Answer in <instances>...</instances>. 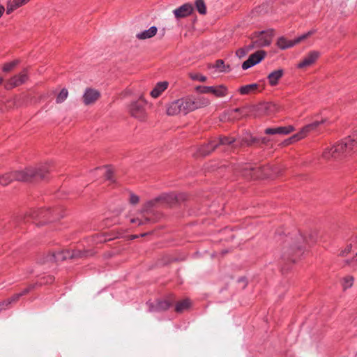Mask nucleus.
Instances as JSON below:
<instances>
[{
  "instance_id": "obj_1",
  "label": "nucleus",
  "mask_w": 357,
  "mask_h": 357,
  "mask_svg": "<svg viewBox=\"0 0 357 357\" xmlns=\"http://www.w3.org/2000/svg\"><path fill=\"white\" fill-rule=\"evenodd\" d=\"M47 171L41 168L28 167L22 171H16L0 176V184L6 185L13 181H28L35 177L44 178Z\"/></svg>"
},
{
  "instance_id": "obj_2",
  "label": "nucleus",
  "mask_w": 357,
  "mask_h": 357,
  "mask_svg": "<svg viewBox=\"0 0 357 357\" xmlns=\"http://www.w3.org/2000/svg\"><path fill=\"white\" fill-rule=\"evenodd\" d=\"M236 169L246 179H257L270 175L266 172L267 168L257 167L249 163L240 164Z\"/></svg>"
},
{
  "instance_id": "obj_3",
  "label": "nucleus",
  "mask_w": 357,
  "mask_h": 357,
  "mask_svg": "<svg viewBox=\"0 0 357 357\" xmlns=\"http://www.w3.org/2000/svg\"><path fill=\"white\" fill-rule=\"evenodd\" d=\"M188 113L186 97L172 101L166 105V114L168 116L186 115Z\"/></svg>"
},
{
  "instance_id": "obj_4",
  "label": "nucleus",
  "mask_w": 357,
  "mask_h": 357,
  "mask_svg": "<svg viewBox=\"0 0 357 357\" xmlns=\"http://www.w3.org/2000/svg\"><path fill=\"white\" fill-rule=\"evenodd\" d=\"M128 112L132 117L139 121H145L147 119L144 104L139 100L132 102L128 105Z\"/></svg>"
},
{
  "instance_id": "obj_5",
  "label": "nucleus",
  "mask_w": 357,
  "mask_h": 357,
  "mask_svg": "<svg viewBox=\"0 0 357 357\" xmlns=\"http://www.w3.org/2000/svg\"><path fill=\"white\" fill-rule=\"evenodd\" d=\"M273 36V30L270 31H261L260 33H255L252 37V39L253 40L252 45H254L255 47L268 46L271 43Z\"/></svg>"
},
{
  "instance_id": "obj_6",
  "label": "nucleus",
  "mask_w": 357,
  "mask_h": 357,
  "mask_svg": "<svg viewBox=\"0 0 357 357\" xmlns=\"http://www.w3.org/2000/svg\"><path fill=\"white\" fill-rule=\"evenodd\" d=\"M186 100L189 112L207 107L211 103L210 100L204 96H187Z\"/></svg>"
},
{
  "instance_id": "obj_7",
  "label": "nucleus",
  "mask_w": 357,
  "mask_h": 357,
  "mask_svg": "<svg viewBox=\"0 0 357 357\" xmlns=\"http://www.w3.org/2000/svg\"><path fill=\"white\" fill-rule=\"evenodd\" d=\"M27 79L28 72L26 69H24L19 74H17L8 79L5 84L4 87L6 89L10 90L23 84L26 82Z\"/></svg>"
},
{
  "instance_id": "obj_8",
  "label": "nucleus",
  "mask_w": 357,
  "mask_h": 357,
  "mask_svg": "<svg viewBox=\"0 0 357 357\" xmlns=\"http://www.w3.org/2000/svg\"><path fill=\"white\" fill-rule=\"evenodd\" d=\"M320 56L319 51L312 50L310 51L297 64V68L299 69H307L314 66Z\"/></svg>"
},
{
  "instance_id": "obj_9",
  "label": "nucleus",
  "mask_w": 357,
  "mask_h": 357,
  "mask_svg": "<svg viewBox=\"0 0 357 357\" xmlns=\"http://www.w3.org/2000/svg\"><path fill=\"white\" fill-rule=\"evenodd\" d=\"M326 121V119L321 121H316L312 123L305 126L301 129V130L291 137V139L294 141H298L305 138L310 132L316 130L320 125L324 123Z\"/></svg>"
},
{
  "instance_id": "obj_10",
  "label": "nucleus",
  "mask_w": 357,
  "mask_h": 357,
  "mask_svg": "<svg viewBox=\"0 0 357 357\" xmlns=\"http://www.w3.org/2000/svg\"><path fill=\"white\" fill-rule=\"evenodd\" d=\"M266 56V52L264 50H258L255 53L250 55L248 59L245 61L242 64V68L247 70L255 65L261 62Z\"/></svg>"
},
{
  "instance_id": "obj_11",
  "label": "nucleus",
  "mask_w": 357,
  "mask_h": 357,
  "mask_svg": "<svg viewBox=\"0 0 357 357\" xmlns=\"http://www.w3.org/2000/svg\"><path fill=\"white\" fill-rule=\"evenodd\" d=\"M234 142V138L225 137L219 139V142L213 141L208 144L201 147L199 151L202 155H206L209 154L211 152L215 150L219 144H230Z\"/></svg>"
},
{
  "instance_id": "obj_12",
  "label": "nucleus",
  "mask_w": 357,
  "mask_h": 357,
  "mask_svg": "<svg viewBox=\"0 0 357 357\" xmlns=\"http://www.w3.org/2000/svg\"><path fill=\"white\" fill-rule=\"evenodd\" d=\"M36 217L40 219L42 222H45L46 221L56 220L60 218L61 215L57 212V210L47 208L40 210Z\"/></svg>"
},
{
  "instance_id": "obj_13",
  "label": "nucleus",
  "mask_w": 357,
  "mask_h": 357,
  "mask_svg": "<svg viewBox=\"0 0 357 357\" xmlns=\"http://www.w3.org/2000/svg\"><path fill=\"white\" fill-rule=\"evenodd\" d=\"M100 97V93L98 90L92 88H87L82 96V100L86 105H89L94 104Z\"/></svg>"
},
{
  "instance_id": "obj_14",
  "label": "nucleus",
  "mask_w": 357,
  "mask_h": 357,
  "mask_svg": "<svg viewBox=\"0 0 357 357\" xmlns=\"http://www.w3.org/2000/svg\"><path fill=\"white\" fill-rule=\"evenodd\" d=\"M257 110L261 114L271 115L280 110V107L272 102L260 104L257 106Z\"/></svg>"
},
{
  "instance_id": "obj_15",
  "label": "nucleus",
  "mask_w": 357,
  "mask_h": 357,
  "mask_svg": "<svg viewBox=\"0 0 357 357\" xmlns=\"http://www.w3.org/2000/svg\"><path fill=\"white\" fill-rule=\"evenodd\" d=\"M193 10L192 6L190 3H185L178 8L174 10L173 13L177 19L183 18L189 16Z\"/></svg>"
},
{
  "instance_id": "obj_16",
  "label": "nucleus",
  "mask_w": 357,
  "mask_h": 357,
  "mask_svg": "<svg viewBox=\"0 0 357 357\" xmlns=\"http://www.w3.org/2000/svg\"><path fill=\"white\" fill-rule=\"evenodd\" d=\"M294 130V127L292 126L278 128H268L265 130V133L267 135H288L293 132Z\"/></svg>"
},
{
  "instance_id": "obj_17",
  "label": "nucleus",
  "mask_w": 357,
  "mask_h": 357,
  "mask_svg": "<svg viewBox=\"0 0 357 357\" xmlns=\"http://www.w3.org/2000/svg\"><path fill=\"white\" fill-rule=\"evenodd\" d=\"M31 0H9L6 3V14L10 15L14 10L28 3Z\"/></svg>"
},
{
  "instance_id": "obj_18",
  "label": "nucleus",
  "mask_w": 357,
  "mask_h": 357,
  "mask_svg": "<svg viewBox=\"0 0 357 357\" xmlns=\"http://www.w3.org/2000/svg\"><path fill=\"white\" fill-rule=\"evenodd\" d=\"M158 28L155 26L150 27L147 30H144L136 34V38L139 40H144L150 39L157 34Z\"/></svg>"
},
{
  "instance_id": "obj_19",
  "label": "nucleus",
  "mask_w": 357,
  "mask_h": 357,
  "mask_svg": "<svg viewBox=\"0 0 357 357\" xmlns=\"http://www.w3.org/2000/svg\"><path fill=\"white\" fill-rule=\"evenodd\" d=\"M168 85L169 83L166 81L157 83L151 91L150 95L154 98L159 97L167 89Z\"/></svg>"
},
{
  "instance_id": "obj_20",
  "label": "nucleus",
  "mask_w": 357,
  "mask_h": 357,
  "mask_svg": "<svg viewBox=\"0 0 357 357\" xmlns=\"http://www.w3.org/2000/svg\"><path fill=\"white\" fill-rule=\"evenodd\" d=\"M284 75V71L282 69L276 70L271 73L267 79L271 86H275L278 84L279 80Z\"/></svg>"
},
{
  "instance_id": "obj_21",
  "label": "nucleus",
  "mask_w": 357,
  "mask_h": 357,
  "mask_svg": "<svg viewBox=\"0 0 357 357\" xmlns=\"http://www.w3.org/2000/svg\"><path fill=\"white\" fill-rule=\"evenodd\" d=\"M211 93L217 98H222L227 95V87L223 84L215 86L212 88Z\"/></svg>"
},
{
  "instance_id": "obj_22",
  "label": "nucleus",
  "mask_w": 357,
  "mask_h": 357,
  "mask_svg": "<svg viewBox=\"0 0 357 357\" xmlns=\"http://www.w3.org/2000/svg\"><path fill=\"white\" fill-rule=\"evenodd\" d=\"M277 45L281 50L292 47L295 45L294 40H289L284 37H280L277 40Z\"/></svg>"
},
{
  "instance_id": "obj_23",
  "label": "nucleus",
  "mask_w": 357,
  "mask_h": 357,
  "mask_svg": "<svg viewBox=\"0 0 357 357\" xmlns=\"http://www.w3.org/2000/svg\"><path fill=\"white\" fill-rule=\"evenodd\" d=\"M31 289H33V287L29 286V287L24 289L21 293L16 294L13 295L12 297L3 301L2 302V304H5L6 306L7 307L9 304L18 301V299L20 298V296L27 294Z\"/></svg>"
},
{
  "instance_id": "obj_24",
  "label": "nucleus",
  "mask_w": 357,
  "mask_h": 357,
  "mask_svg": "<svg viewBox=\"0 0 357 357\" xmlns=\"http://www.w3.org/2000/svg\"><path fill=\"white\" fill-rule=\"evenodd\" d=\"M183 195H177L176 193H170L164 196V199L168 204L172 205L179 202L180 200L184 199Z\"/></svg>"
},
{
  "instance_id": "obj_25",
  "label": "nucleus",
  "mask_w": 357,
  "mask_h": 357,
  "mask_svg": "<svg viewBox=\"0 0 357 357\" xmlns=\"http://www.w3.org/2000/svg\"><path fill=\"white\" fill-rule=\"evenodd\" d=\"M258 88L257 84H251L239 88L238 91L241 95H248L254 93Z\"/></svg>"
},
{
  "instance_id": "obj_26",
  "label": "nucleus",
  "mask_w": 357,
  "mask_h": 357,
  "mask_svg": "<svg viewBox=\"0 0 357 357\" xmlns=\"http://www.w3.org/2000/svg\"><path fill=\"white\" fill-rule=\"evenodd\" d=\"M190 305L191 302L189 299L183 300L176 304L175 311L178 313L183 312V311L188 310Z\"/></svg>"
},
{
  "instance_id": "obj_27",
  "label": "nucleus",
  "mask_w": 357,
  "mask_h": 357,
  "mask_svg": "<svg viewBox=\"0 0 357 357\" xmlns=\"http://www.w3.org/2000/svg\"><path fill=\"white\" fill-rule=\"evenodd\" d=\"M254 47L255 45L251 44L250 45L239 48L238 50H236V55L240 59L243 58L248 53V52H250Z\"/></svg>"
},
{
  "instance_id": "obj_28",
  "label": "nucleus",
  "mask_w": 357,
  "mask_h": 357,
  "mask_svg": "<svg viewBox=\"0 0 357 357\" xmlns=\"http://www.w3.org/2000/svg\"><path fill=\"white\" fill-rule=\"evenodd\" d=\"M18 63L19 61L17 60L6 63L2 66V71L4 73L11 72L18 65Z\"/></svg>"
},
{
  "instance_id": "obj_29",
  "label": "nucleus",
  "mask_w": 357,
  "mask_h": 357,
  "mask_svg": "<svg viewBox=\"0 0 357 357\" xmlns=\"http://www.w3.org/2000/svg\"><path fill=\"white\" fill-rule=\"evenodd\" d=\"M354 282V278L351 275L344 277L342 280V287L344 290L351 288Z\"/></svg>"
},
{
  "instance_id": "obj_30",
  "label": "nucleus",
  "mask_w": 357,
  "mask_h": 357,
  "mask_svg": "<svg viewBox=\"0 0 357 357\" xmlns=\"http://www.w3.org/2000/svg\"><path fill=\"white\" fill-rule=\"evenodd\" d=\"M315 33H316V30L315 29H312V30H310L309 31H307V33H304V34L297 37L296 38H295L294 40L295 45L298 44V43H300L303 40L307 39V38L310 37L311 36H312Z\"/></svg>"
},
{
  "instance_id": "obj_31",
  "label": "nucleus",
  "mask_w": 357,
  "mask_h": 357,
  "mask_svg": "<svg viewBox=\"0 0 357 357\" xmlns=\"http://www.w3.org/2000/svg\"><path fill=\"white\" fill-rule=\"evenodd\" d=\"M195 6L201 15L206 13V6L204 0H195Z\"/></svg>"
},
{
  "instance_id": "obj_32",
  "label": "nucleus",
  "mask_w": 357,
  "mask_h": 357,
  "mask_svg": "<svg viewBox=\"0 0 357 357\" xmlns=\"http://www.w3.org/2000/svg\"><path fill=\"white\" fill-rule=\"evenodd\" d=\"M214 68L218 70L219 72H227L229 69V67H226L223 60L221 59L216 61Z\"/></svg>"
},
{
  "instance_id": "obj_33",
  "label": "nucleus",
  "mask_w": 357,
  "mask_h": 357,
  "mask_svg": "<svg viewBox=\"0 0 357 357\" xmlns=\"http://www.w3.org/2000/svg\"><path fill=\"white\" fill-rule=\"evenodd\" d=\"M188 75L191 79L195 80V81L205 82L207 79L206 76H204L200 73H189Z\"/></svg>"
},
{
  "instance_id": "obj_34",
  "label": "nucleus",
  "mask_w": 357,
  "mask_h": 357,
  "mask_svg": "<svg viewBox=\"0 0 357 357\" xmlns=\"http://www.w3.org/2000/svg\"><path fill=\"white\" fill-rule=\"evenodd\" d=\"M68 96V90L66 89H61V91H60V93L58 94V96L56 97V103L63 102L67 98Z\"/></svg>"
},
{
  "instance_id": "obj_35",
  "label": "nucleus",
  "mask_w": 357,
  "mask_h": 357,
  "mask_svg": "<svg viewBox=\"0 0 357 357\" xmlns=\"http://www.w3.org/2000/svg\"><path fill=\"white\" fill-rule=\"evenodd\" d=\"M213 86H199L196 88V91L201 93H211Z\"/></svg>"
},
{
  "instance_id": "obj_36",
  "label": "nucleus",
  "mask_w": 357,
  "mask_h": 357,
  "mask_svg": "<svg viewBox=\"0 0 357 357\" xmlns=\"http://www.w3.org/2000/svg\"><path fill=\"white\" fill-rule=\"evenodd\" d=\"M171 306V303L167 301H162L158 303V309L160 310H166Z\"/></svg>"
},
{
  "instance_id": "obj_37",
  "label": "nucleus",
  "mask_w": 357,
  "mask_h": 357,
  "mask_svg": "<svg viewBox=\"0 0 357 357\" xmlns=\"http://www.w3.org/2000/svg\"><path fill=\"white\" fill-rule=\"evenodd\" d=\"M352 249V245L348 244L344 248H342L340 252V255L341 257L347 256L351 252Z\"/></svg>"
},
{
  "instance_id": "obj_38",
  "label": "nucleus",
  "mask_w": 357,
  "mask_h": 357,
  "mask_svg": "<svg viewBox=\"0 0 357 357\" xmlns=\"http://www.w3.org/2000/svg\"><path fill=\"white\" fill-rule=\"evenodd\" d=\"M149 221V218H144V219L132 218L130 220L131 223L137 224L139 226L146 224Z\"/></svg>"
},
{
  "instance_id": "obj_39",
  "label": "nucleus",
  "mask_w": 357,
  "mask_h": 357,
  "mask_svg": "<svg viewBox=\"0 0 357 357\" xmlns=\"http://www.w3.org/2000/svg\"><path fill=\"white\" fill-rule=\"evenodd\" d=\"M16 102H17V98L16 97H14L13 98L10 99V100H8L7 102H6V107L7 108L8 110H10V109H12L13 108L15 107V105H16Z\"/></svg>"
},
{
  "instance_id": "obj_40",
  "label": "nucleus",
  "mask_w": 357,
  "mask_h": 357,
  "mask_svg": "<svg viewBox=\"0 0 357 357\" xmlns=\"http://www.w3.org/2000/svg\"><path fill=\"white\" fill-rule=\"evenodd\" d=\"M139 198L137 195H135V194H130V202L132 204H136L139 202Z\"/></svg>"
},
{
  "instance_id": "obj_41",
  "label": "nucleus",
  "mask_w": 357,
  "mask_h": 357,
  "mask_svg": "<svg viewBox=\"0 0 357 357\" xmlns=\"http://www.w3.org/2000/svg\"><path fill=\"white\" fill-rule=\"evenodd\" d=\"M346 263L348 264V265H351L354 263H357V253L355 255V256L351 259H347L346 261Z\"/></svg>"
},
{
  "instance_id": "obj_42",
  "label": "nucleus",
  "mask_w": 357,
  "mask_h": 357,
  "mask_svg": "<svg viewBox=\"0 0 357 357\" xmlns=\"http://www.w3.org/2000/svg\"><path fill=\"white\" fill-rule=\"evenodd\" d=\"M53 278L51 277V276H48L47 278H46V280L45 282H40V284H47V283H52V281H53Z\"/></svg>"
},
{
  "instance_id": "obj_43",
  "label": "nucleus",
  "mask_w": 357,
  "mask_h": 357,
  "mask_svg": "<svg viewBox=\"0 0 357 357\" xmlns=\"http://www.w3.org/2000/svg\"><path fill=\"white\" fill-rule=\"evenodd\" d=\"M6 307V305H5V304H2V302H1V303H0V311H1V310H3V309H5V307Z\"/></svg>"
},
{
  "instance_id": "obj_44",
  "label": "nucleus",
  "mask_w": 357,
  "mask_h": 357,
  "mask_svg": "<svg viewBox=\"0 0 357 357\" xmlns=\"http://www.w3.org/2000/svg\"><path fill=\"white\" fill-rule=\"evenodd\" d=\"M3 78L0 76V85L3 84Z\"/></svg>"
},
{
  "instance_id": "obj_45",
  "label": "nucleus",
  "mask_w": 357,
  "mask_h": 357,
  "mask_svg": "<svg viewBox=\"0 0 357 357\" xmlns=\"http://www.w3.org/2000/svg\"><path fill=\"white\" fill-rule=\"evenodd\" d=\"M136 238H137V235H133V236H132V239Z\"/></svg>"
},
{
  "instance_id": "obj_46",
  "label": "nucleus",
  "mask_w": 357,
  "mask_h": 357,
  "mask_svg": "<svg viewBox=\"0 0 357 357\" xmlns=\"http://www.w3.org/2000/svg\"><path fill=\"white\" fill-rule=\"evenodd\" d=\"M146 236V234H141V236Z\"/></svg>"
}]
</instances>
